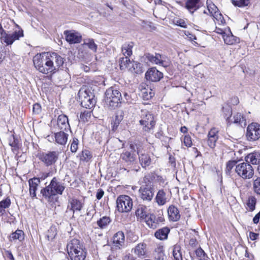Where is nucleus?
Listing matches in <instances>:
<instances>
[{
    "label": "nucleus",
    "mask_w": 260,
    "mask_h": 260,
    "mask_svg": "<svg viewBox=\"0 0 260 260\" xmlns=\"http://www.w3.org/2000/svg\"><path fill=\"white\" fill-rule=\"evenodd\" d=\"M134 47L133 42L124 43L121 48V51L125 57H129L132 54V49Z\"/></svg>",
    "instance_id": "nucleus-35"
},
{
    "label": "nucleus",
    "mask_w": 260,
    "mask_h": 260,
    "mask_svg": "<svg viewBox=\"0 0 260 260\" xmlns=\"http://www.w3.org/2000/svg\"><path fill=\"white\" fill-rule=\"evenodd\" d=\"M123 119V112L122 111L117 112L115 116V119L112 124V131L115 132L117 130L119 124Z\"/></svg>",
    "instance_id": "nucleus-28"
},
{
    "label": "nucleus",
    "mask_w": 260,
    "mask_h": 260,
    "mask_svg": "<svg viewBox=\"0 0 260 260\" xmlns=\"http://www.w3.org/2000/svg\"><path fill=\"white\" fill-rule=\"evenodd\" d=\"M196 254L197 256L200 258H204L205 256L207 257L206 254L204 251L200 247L196 250Z\"/></svg>",
    "instance_id": "nucleus-56"
},
{
    "label": "nucleus",
    "mask_w": 260,
    "mask_h": 260,
    "mask_svg": "<svg viewBox=\"0 0 260 260\" xmlns=\"http://www.w3.org/2000/svg\"><path fill=\"white\" fill-rule=\"evenodd\" d=\"M156 203L160 206L165 205L167 200L166 193L164 190H159L155 197Z\"/></svg>",
    "instance_id": "nucleus-31"
},
{
    "label": "nucleus",
    "mask_w": 260,
    "mask_h": 260,
    "mask_svg": "<svg viewBox=\"0 0 260 260\" xmlns=\"http://www.w3.org/2000/svg\"><path fill=\"white\" fill-rule=\"evenodd\" d=\"M253 186L254 192L260 196V177L254 180Z\"/></svg>",
    "instance_id": "nucleus-49"
},
{
    "label": "nucleus",
    "mask_w": 260,
    "mask_h": 260,
    "mask_svg": "<svg viewBox=\"0 0 260 260\" xmlns=\"http://www.w3.org/2000/svg\"><path fill=\"white\" fill-rule=\"evenodd\" d=\"M33 113L35 114H39L41 111V107L39 104L36 103L33 105Z\"/></svg>",
    "instance_id": "nucleus-58"
},
{
    "label": "nucleus",
    "mask_w": 260,
    "mask_h": 260,
    "mask_svg": "<svg viewBox=\"0 0 260 260\" xmlns=\"http://www.w3.org/2000/svg\"><path fill=\"white\" fill-rule=\"evenodd\" d=\"M142 147V143L138 140H135L131 142L129 145V148L131 149V151L135 153V152H137L138 155L141 153V151Z\"/></svg>",
    "instance_id": "nucleus-30"
},
{
    "label": "nucleus",
    "mask_w": 260,
    "mask_h": 260,
    "mask_svg": "<svg viewBox=\"0 0 260 260\" xmlns=\"http://www.w3.org/2000/svg\"><path fill=\"white\" fill-rule=\"evenodd\" d=\"M33 62L36 69L40 73L44 74L55 73V67L50 63L47 53L36 54L34 57Z\"/></svg>",
    "instance_id": "nucleus-2"
},
{
    "label": "nucleus",
    "mask_w": 260,
    "mask_h": 260,
    "mask_svg": "<svg viewBox=\"0 0 260 260\" xmlns=\"http://www.w3.org/2000/svg\"><path fill=\"white\" fill-rule=\"evenodd\" d=\"M232 3L235 6L243 7L248 6L250 1L249 0H232Z\"/></svg>",
    "instance_id": "nucleus-47"
},
{
    "label": "nucleus",
    "mask_w": 260,
    "mask_h": 260,
    "mask_svg": "<svg viewBox=\"0 0 260 260\" xmlns=\"http://www.w3.org/2000/svg\"><path fill=\"white\" fill-rule=\"evenodd\" d=\"M65 131L60 130L58 132L54 133V138L56 143L60 145H65L68 139V134Z\"/></svg>",
    "instance_id": "nucleus-21"
},
{
    "label": "nucleus",
    "mask_w": 260,
    "mask_h": 260,
    "mask_svg": "<svg viewBox=\"0 0 260 260\" xmlns=\"http://www.w3.org/2000/svg\"><path fill=\"white\" fill-rule=\"evenodd\" d=\"M24 239V233L20 230H17L15 232H13L10 236V240L11 241L18 240L19 241H22Z\"/></svg>",
    "instance_id": "nucleus-36"
},
{
    "label": "nucleus",
    "mask_w": 260,
    "mask_h": 260,
    "mask_svg": "<svg viewBox=\"0 0 260 260\" xmlns=\"http://www.w3.org/2000/svg\"><path fill=\"white\" fill-rule=\"evenodd\" d=\"M134 250L135 254L138 256H144L146 252V244L144 243L138 244Z\"/></svg>",
    "instance_id": "nucleus-32"
},
{
    "label": "nucleus",
    "mask_w": 260,
    "mask_h": 260,
    "mask_svg": "<svg viewBox=\"0 0 260 260\" xmlns=\"http://www.w3.org/2000/svg\"><path fill=\"white\" fill-rule=\"evenodd\" d=\"M104 194V191L102 189H99L96 192V198L98 200H100L103 197Z\"/></svg>",
    "instance_id": "nucleus-60"
},
{
    "label": "nucleus",
    "mask_w": 260,
    "mask_h": 260,
    "mask_svg": "<svg viewBox=\"0 0 260 260\" xmlns=\"http://www.w3.org/2000/svg\"><path fill=\"white\" fill-rule=\"evenodd\" d=\"M218 138H208V145L211 148H214L216 146V143Z\"/></svg>",
    "instance_id": "nucleus-55"
},
{
    "label": "nucleus",
    "mask_w": 260,
    "mask_h": 260,
    "mask_svg": "<svg viewBox=\"0 0 260 260\" xmlns=\"http://www.w3.org/2000/svg\"><path fill=\"white\" fill-rule=\"evenodd\" d=\"M247 162H250L253 165L258 164L260 162V153L254 152L248 154L245 157Z\"/></svg>",
    "instance_id": "nucleus-25"
},
{
    "label": "nucleus",
    "mask_w": 260,
    "mask_h": 260,
    "mask_svg": "<svg viewBox=\"0 0 260 260\" xmlns=\"http://www.w3.org/2000/svg\"><path fill=\"white\" fill-rule=\"evenodd\" d=\"M169 232L170 229L167 227H164L157 230L155 233V236L156 238L160 240L166 239Z\"/></svg>",
    "instance_id": "nucleus-29"
},
{
    "label": "nucleus",
    "mask_w": 260,
    "mask_h": 260,
    "mask_svg": "<svg viewBox=\"0 0 260 260\" xmlns=\"http://www.w3.org/2000/svg\"><path fill=\"white\" fill-rule=\"evenodd\" d=\"M66 188L64 183L56 177H53L49 184L43 187L40 194L43 199L49 203H54L58 201V194L61 195Z\"/></svg>",
    "instance_id": "nucleus-1"
},
{
    "label": "nucleus",
    "mask_w": 260,
    "mask_h": 260,
    "mask_svg": "<svg viewBox=\"0 0 260 260\" xmlns=\"http://www.w3.org/2000/svg\"><path fill=\"white\" fill-rule=\"evenodd\" d=\"M207 5L208 7V10L209 13L211 15H213L216 12L218 11V8L216 6L215 4H214L211 1L207 0Z\"/></svg>",
    "instance_id": "nucleus-46"
},
{
    "label": "nucleus",
    "mask_w": 260,
    "mask_h": 260,
    "mask_svg": "<svg viewBox=\"0 0 260 260\" xmlns=\"http://www.w3.org/2000/svg\"><path fill=\"white\" fill-rule=\"evenodd\" d=\"M141 113L142 119L139 121L140 124L143 126V131L150 133L153 129L155 125L154 116L147 110H142Z\"/></svg>",
    "instance_id": "nucleus-6"
},
{
    "label": "nucleus",
    "mask_w": 260,
    "mask_h": 260,
    "mask_svg": "<svg viewBox=\"0 0 260 260\" xmlns=\"http://www.w3.org/2000/svg\"><path fill=\"white\" fill-rule=\"evenodd\" d=\"M138 236L133 233H131L128 234V239L131 242H135L138 240Z\"/></svg>",
    "instance_id": "nucleus-59"
},
{
    "label": "nucleus",
    "mask_w": 260,
    "mask_h": 260,
    "mask_svg": "<svg viewBox=\"0 0 260 260\" xmlns=\"http://www.w3.org/2000/svg\"><path fill=\"white\" fill-rule=\"evenodd\" d=\"M57 234L56 230L55 227L51 226L46 232L45 238L50 241L53 240Z\"/></svg>",
    "instance_id": "nucleus-43"
},
{
    "label": "nucleus",
    "mask_w": 260,
    "mask_h": 260,
    "mask_svg": "<svg viewBox=\"0 0 260 260\" xmlns=\"http://www.w3.org/2000/svg\"><path fill=\"white\" fill-rule=\"evenodd\" d=\"M200 0H187L185 7L192 14L195 11L199 9L198 4Z\"/></svg>",
    "instance_id": "nucleus-27"
},
{
    "label": "nucleus",
    "mask_w": 260,
    "mask_h": 260,
    "mask_svg": "<svg viewBox=\"0 0 260 260\" xmlns=\"http://www.w3.org/2000/svg\"><path fill=\"white\" fill-rule=\"evenodd\" d=\"M140 164L143 168L149 166L151 163L150 156L148 153H141L138 154Z\"/></svg>",
    "instance_id": "nucleus-24"
},
{
    "label": "nucleus",
    "mask_w": 260,
    "mask_h": 260,
    "mask_svg": "<svg viewBox=\"0 0 260 260\" xmlns=\"http://www.w3.org/2000/svg\"><path fill=\"white\" fill-rule=\"evenodd\" d=\"M117 210L119 212H128L133 208V201L128 196L121 195L116 200Z\"/></svg>",
    "instance_id": "nucleus-8"
},
{
    "label": "nucleus",
    "mask_w": 260,
    "mask_h": 260,
    "mask_svg": "<svg viewBox=\"0 0 260 260\" xmlns=\"http://www.w3.org/2000/svg\"><path fill=\"white\" fill-rule=\"evenodd\" d=\"M129 57H121L119 59V62L120 66V69L121 70H123L129 67L130 64L132 63L133 67L134 68V66L140 65V63H137V62H132L128 58Z\"/></svg>",
    "instance_id": "nucleus-26"
},
{
    "label": "nucleus",
    "mask_w": 260,
    "mask_h": 260,
    "mask_svg": "<svg viewBox=\"0 0 260 260\" xmlns=\"http://www.w3.org/2000/svg\"><path fill=\"white\" fill-rule=\"evenodd\" d=\"M54 128L61 131H67V129H70V126L68 117L64 114L59 115L57 118L56 127Z\"/></svg>",
    "instance_id": "nucleus-19"
},
{
    "label": "nucleus",
    "mask_w": 260,
    "mask_h": 260,
    "mask_svg": "<svg viewBox=\"0 0 260 260\" xmlns=\"http://www.w3.org/2000/svg\"><path fill=\"white\" fill-rule=\"evenodd\" d=\"M222 111L224 115V117L226 119V120H228L232 114V108L230 106H226V107H222Z\"/></svg>",
    "instance_id": "nucleus-50"
},
{
    "label": "nucleus",
    "mask_w": 260,
    "mask_h": 260,
    "mask_svg": "<svg viewBox=\"0 0 260 260\" xmlns=\"http://www.w3.org/2000/svg\"><path fill=\"white\" fill-rule=\"evenodd\" d=\"M125 236L123 232L118 231L115 233L113 237V243L114 246L119 248L124 245Z\"/></svg>",
    "instance_id": "nucleus-22"
},
{
    "label": "nucleus",
    "mask_w": 260,
    "mask_h": 260,
    "mask_svg": "<svg viewBox=\"0 0 260 260\" xmlns=\"http://www.w3.org/2000/svg\"><path fill=\"white\" fill-rule=\"evenodd\" d=\"M155 218L156 216L153 214H149L148 217H146V220L144 221L146 222L149 227L155 229H156Z\"/></svg>",
    "instance_id": "nucleus-39"
},
{
    "label": "nucleus",
    "mask_w": 260,
    "mask_h": 260,
    "mask_svg": "<svg viewBox=\"0 0 260 260\" xmlns=\"http://www.w3.org/2000/svg\"><path fill=\"white\" fill-rule=\"evenodd\" d=\"M58 155V152L57 151H48L39 153L38 157L46 166L48 167L56 162Z\"/></svg>",
    "instance_id": "nucleus-10"
},
{
    "label": "nucleus",
    "mask_w": 260,
    "mask_h": 260,
    "mask_svg": "<svg viewBox=\"0 0 260 260\" xmlns=\"http://www.w3.org/2000/svg\"><path fill=\"white\" fill-rule=\"evenodd\" d=\"M49 61L55 67V73L64 63L63 58L55 52L47 53Z\"/></svg>",
    "instance_id": "nucleus-14"
},
{
    "label": "nucleus",
    "mask_w": 260,
    "mask_h": 260,
    "mask_svg": "<svg viewBox=\"0 0 260 260\" xmlns=\"http://www.w3.org/2000/svg\"><path fill=\"white\" fill-rule=\"evenodd\" d=\"M120 157L127 165H133L137 163V155L132 151H123L121 154Z\"/></svg>",
    "instance_id": "nucleus-18"
},
{
    "label": "nucleus",
    "mask_w": 260,
    "mask_h": 260,
    "mask_svg": "<svg viewBox=\"0 0 260 260\" xmlns=\"http://www.w3.org/2000/svg\"><path fill=\"white\" fill-rule=\"evenodd\" d=\"M165 221V219L164 217L162 216H158L155 218V222H156V228L157 227L159 223L163 222Z\"/></svg>",
    "instance_id": "nucleus-62"
},
{
    "label": "nucleus",
    "mask_w": 260,
    "mask_h": 260,
    "mask_svg": "<svg viewBox=\"0 0 260 260\" xmlns=\"http://www.w3.org/2000/svg\"><path fill=\"white\" fill-rule=\"evenodd\" d=\"M78 96L81 106L86 109L92 108L96 104L93 93L86 87L80 88Z\"/></svg>",
    "instance_id": "nucleus-5"
},
{
    "label": "nucleus",
    "mask_w": 260,
    "mask_h": 260,
    "mask_svg": "<svg viewBox=\"0 0 260 260\" xmlns=\"http://www.w3.org/2000/svg\"><path fill=\"white\" fill-rule=\"evenodd\" d=\"M145 78L147 80L152 82H157L162 78V73L155 68H150L145 74Z\"/></svg>",
    "instance_id": "nucleus-16"
},
{
    "label": "nucleus",
    "mask_w": 260,
    "mask_h": 260,
    "mask_svg": "<svg viewBox=\"0 0 260 260\" xmlns=\"http://www.w3.org/2000/svg\"><path fill=\"white\" fill-rule=\"evenodd\" d=\"M122 100L121 93L116 86H112L106 90L105 101L108 107L112 109L118 107L122 102Z\"/></svg>",
    "instance_id": "nucleus-4"
},
{
    "label": "nucleus",
    "mask_w": 260,
    "mask_h": 260,
    "mask_svg": "<svg viewBox=\"0 0 260 260\" xmlns=\"http://www.w3.org/2000/svg\"><path fill=\"white\" fill-rule=\"evenodd\" d=\"M79 140L77 138H74L71 145V151L72 152H76L78 148Z\"/></svg>",
    "instance_id": "nucleus-51"
},
{
    "label": "nucleus",
    "mask_w": 260,
    "mask_h": 260,
    "mask_svg": "<svg viewBox=\"0 0 260 260\" xmlns=\"http://www.w3.org/2000/svg\"><path fill=\"white\" fill-rule=\"evenodd\" d=\"M218 131L215 127L212 128L209 132L208 134V138H218Z\"/></svg>",
    "instance_id": "nucleus-54"
},
{
    "label": "nucleus",
    "mask_w": 260,
    "mask_h": 260,
    "mask_svg": "<svg viewBox=\"0 0 260 260\" xmlns=\"http://www.w3.org/2000/svg\"><path fill=\"white\" fill-rule=\"evenodd\" d=\"M80 160L85 161L88 162L92 157V155L90 151L88 150H83L80 154Z\"/></svg>",
    "instance_id": "nucleus-40"
},
{
    "label": "nucleus",
    "mask_w": 260,
    "mask_h": 260,
    "mask_svg": "<svg viewBox=\"0 0 260 260\" xmlns=\"http://www.w3.org/2000/svg\"><path fill=\"white\" fill-rule=\"evenodd\" d=\"M147 59L151 62L157 64L161 65L164 67H167L169 65L168 62L165 60V56H162L158 53H155V55L148 53L146 54Z\"/></svg>",
    "instance_id": "nucleus-15"
},
{
    "label": "nucleus",
    "mask_w": 260,
    "mask_h": 260,
    "mask_svg": "<svg viewBox=\"0 0 260 260\" xmlns=\"http://www.w3.org/2000/svg\"><path fill=\"white\" fill-rule=\"evenodd\" d=\"M90 117V112L88 111H84L81 113L80 115V119L83 122H86Z\"/></svg>",
    "instance_id": "nucleus-53"
},
{
    "label": "nucleus",
    "mask_w": 260,
    "mask_h": 260,
    "mask_svg": "<svg viewBox=\"0 0 260 260\" xmlns=\"http://www.w3.org/2000/svg\"><path fill=\"white\" fill-rule=\"evenodd\" d=\"M11 204L10 199L9 198L0 202V212L3 214L5 211V209L8 208Z\"/></svg>",
    "instance_id": "nucleus-44"
},
{
    "label": "nucleus",
    "mask_w": 260,
    "mask_h": 260,
    "mask_svg": "<svg viewBox=\"0 0 260 260\" xmlns=\"http://www.w3.org/2000/svg\"><path fill=\"white\" fill-rule=\"evenodd\" d=\"M246 136L248 141H256L260 138V125L257 123H251L247 128Z\"/></svg>",
    "instance_id": "nucleus-11"
},
{
    "label": "nucleus",
    "mask_w": 260,
    "mask_h": 260,
    "mask_svg": "<svg viewBox=\"0 0 260 260\" xmlns=\"http://www.w3.org/2000/svg\"><path fill=\"white\" fill-rule=\"evenodd\" d=\"M256 200L254 197L251 196L248 198L247 202V206L250 211H253L255 209Z\"/></svg>",
    "instance_id": "nucleus-45"
},
{
    "label": "nucleus",
    "mask_w": 260,
    "mask_h": 260,
    "mask_svg": "<svg viewBox=\"0 0 260 260\" xmlns=\"http://www.w3.org/2000/svg\"><path fill=\"white\" fill-rule=\"evenodd\" d=\"M139 197L145 202H150L154 194V189L153 184L149 181L145 185H142L139 190Z\"/></svg>",
    "instance_id": "nucleus-9"
},
{
    "label": "nucleus",
    "mask_w": 260,
    "mask_h": 260,
    "mask_svg": "<svg viewBox=\"0 0 260 260\" xmlns=\"http://www.w3.org/2000/svg\"><path fill=\"white\" fill-rule=\"evenodd\" d=\"M224 43L228 45H233L238 42V38L233 35L231 31L228 34L226 33L222 37Z\"/></svg>",
    "instance_id": "nucleus-33"
},
{
    "label": "nucleus",
    "mask_w": 260,
    "mask_h": 260,
    "mask_svg": "<svg viewBox=\"0 0 260 260\" xmlns=\"http://www.w3.org/2000/svg\"><path fill=\"white\" fill-rule=\"evenodd\" d=\"M176 24L177 25L180 26L183 28H186V27H187V25H186V23H185V22L184 20H181V19L177 20Z\"/></svg>",
    "instance_id": "nucleus-61"
},
{
    "label": "nucleus",
    "mask_w": 260,
    "mask_h": 260,
    "mask_svg": "<svg viewBox=\"0 0 260 260\" xmlns=\"http://www.w3.org/2000/svg\"><path fill=\"white\" fill-rule=\"evenodd\" d=\"M68 253L71 260H84L86 256V251L79 240L73 239L67 245Z\"/></svg>",
    "instance_id": "nucleus-3"
},
{
    "label": "nucleus",
    "mask_w": 260,
    "mask_h": 260,
    "mask_svg": "<svg viewBox=\"0 0 260 260\" xmlns=\"http://www.w3.org/2000/svg\"><path fill=\"white\" fill-rule=\"evenodd\" d=\"M40 184V179L36 177L28 180L29 195L31 198H37L36 191Z\"/></svg>",
    "instance_id": "nucleus-17"
},
{
    "label": "nucleus",
    "mask_w": 260,
    "mask_h": 260,
    "mask_svg": "<svg viewBox=\"0 0 260 260\" xmlns=\"http://www.w3.org/2000/svg\"><path fill=\"white\" fill-rule=\"evenodd\" d=\"M216 20L219 21L221 24H224L225 21L224 20L222 15L219 12H216L215 14L212 15Z\"/></svg>",
    "instance_id": "nucleus-52"
},
{
    "label": "nucleus",
    "mask_w": 260,
    "mask_h": 260,
    "mask_svg": "<svg viewBox=\"0 0 260 260\" xmlns=\"http://www.w3.org/2000/svg\"><path fill=\"white\" fill-rule=\"evenodd\" d=\"M84 45L87 46L89 49H90L94 52H96L98 46L94 43V40L93 39H86L84 42Z\"/></svg>",
    "instance_id": "nucleus-42"
},
{
    "label": "nucleus",
    "mask_w": 260,
    "mask_h": 260,
    "mask_svg": "<svg viewBox=\"0 0 260 260\" xmlns=\"http://www.w3.org/2000/svg\"><path fill=\"white\" fill-rule=\"evenodd\" d=\"M63 34L66 41L70 44L79 43L81 42L82 36L78 32L74 30H67Z\"/></svg>",
    "instance_id": "nucleus-13"
},
{
    "label": "nucleus",
    "mask_w": 260,
    "mask_h": 260,
    "mask_svg": "<svg viewBox=\"0 0 260 260\" xmlns=\"http://www.w3.org/2000/svg\"><path fill=\"white\" fill-rule=\"evenodd\" d=\"M135 214L137 220L140 221L146 220V217H148L149 214L147 207L142 205L138 206Z\"/></svg>",
    "instance_id": "nucleus-20"
},
{
    "label": "nucleus",
    "mask_w": 260,
    "mask_h": 260,
    "mask_svg": "<svg viewBox=\"0 0 260 260\" xmlns=\"http://www.w3.org/2000/svg\"><path fill=\"white\" fill-rule=\"evenodd\" d=\"M111 222L109 217L103 216L97 221V224L101 229L105 228Z\"/></svg>",
    "instance_id": "nucleus-41"
},
{
    "label": "nucleus",
    "mask_w": 260,
    "mask_h": 260,
    "mask_svg": "<svg viewBox=\"0 0 260 260\" xmlns=\"http://www.w3.org/2000/svg\"><path fill=\"white\" fill-rule=\"evenodd\" d=\"M184 145L188 147H191L192 145V141L189 136H185L184 138Z\"/></svg>",
    "instance_id": "nucleus-57"
},
{
    "label": "nucleus",
    "mask_w": 260,
    "mask_h": 260,
    "mask_svg": "<svg viewBox=\"0 0 260 260\" xmlns=\"http://www.w3.org/2000/svg\"><path fill=\"white\" fill-rule=\"evenodd\" d=\"M189 245L192 247H196L197 245V241L195 238H192L190 239Z\"/></svg>",
    "instance_id": "nucleus-63"
},
{
    "label": "nucleus",
    "mask_w": 260,
    "mask_h": 260,
    "mask_svg": "<svg viewBox=\"0 0 260 260\" xmlns=\"http://www.w3.org/2000/svg\"><path fill=\"white\" fill-rule=\"evenodd\" d=\"M71 208V210L74 213L75 211H80L83 207V204L75 199H73L70 201Z\"/></svg>",
    "instance_id": "nucleus-37"
},
{
    "label": "nucleus",
    "mask_w": 260,
    "mask_h": 260,
    "mask_svg": "<svg viewBox=\"0 0 260 260\" xmlns=\"http://www.w3.org/2000/svg\"><path fill=\"white\" fill-rule=\"evenodd\" d=\"M237 161L236 160H229L226 162V168H225V172L226 174L230 175L231 174V171L232 169L235 167L236 166V164Z\"/></svg>",
    "instance_id": "nucleus-48"
},
{
    "label": "nucleus",
    "mask_w": 260,
    "mask_h": 260,
    "mask_svg": "<svg viewBox=\"0 0 260 260\" xmlns=\"http://www.w3.org/2000/svg\"><path fill=\"white\" fill-rule=\"evenodd\" d=\"M173 260H182L181 247L179 245H175L173 250Z\"/></svg>",
    "instance_id": "nucleus-38"
},
{
    "label": "nucleus",
    "mask_w": 260,
    "mask_h": 260,
    "mask_svg": "<svg viewBox=\"0 0 260 260\" xmlns=\"http://www.w3.org/2000/svg\"><path fill=\"white\" fill-rule=\"evenodd\" d=\"M169 218L172 221H178L180 218V214L177 207L173 205L170 206L168 209Z\"/></svg>",
    "instance_id": "nucleus-23"
},
{
    "label": "nucleus",
    "mask_w": 260,
    "mask_h": 260,
    "mask_svg": "<svg viewBox=\"0 0 260 260\" xmlns=\"http://www.w3.org/2000/svg\"><path fill=\"white\" fill-rule=\"evenodd\" d=\"M260 218V211L256 214L253 218V222L254 224L258 223Z\"/></svg>",
    "instance_id": "nucleus-64"
},
{
    "label": "nucleus",
    "mask_w": 260,
    "mask_h": 260,
    "mask_svg": "<svg viewBox=\"0 0 260 260\" xmlns=\"http://www.w3.org/2000/svg\"><path fill=\"white\" fill-rule=\"evenodd\" d=\"M23 37V30L22 29L18 31L15 30L13 33L8 34L4 32L3 37H0L2 42L5 43L7 45H11L13 42Z\"/></svg>",
    "instance_id": "nucleus-12"
},
{
    "label": "nucleus",
    "mask_w": 260,
    "mask_h": 260,
    "mask_svg": "<svg viewBox=\"0 0 260 260\" xmlns=\"http://www.w3.org/2000/svg\"><path fill=\"white\" fill-rule=\"evenodd\" d=\"M235 172L243 179H250L254 175V170L252 167L247 162L237 165L235 168Z\"/></svg>",
    "instance_id": "nucleus-7"
},
{
    "label": "nucleus",
    "mask_w": 260,
    "mask_h": 260,
    "mask_svg": "<svg viewBox=\"0 0 260 260\" xmlns=\"http://www.w3.org/2000/svg\"><path fill=\"white\" fill-rule=\"evenodd\" d=\"M233 123L240 125L241 127H244L246 125V121L243 115L240 113H237L233 117Z\"/></svg>",
    "instance_id": "nucleus-34"
}]
</instances>
